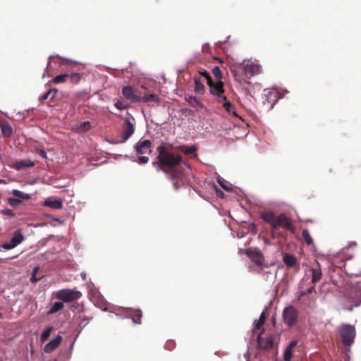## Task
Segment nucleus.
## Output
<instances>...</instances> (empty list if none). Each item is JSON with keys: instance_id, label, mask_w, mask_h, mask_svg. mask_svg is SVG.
<instances>
[{"instance_id": "39", "label": "nucleus", "mask_w": 361, "mask_h": 361, "mask_svg": "<svg viewBox=\"0 0 361 361\" xmlns=\"http://www.w3.org/2000/svg\"><path fill=\"white\" fill-rule=\"evenodd\" d=\"M114 105L116 108L118 109V110H123L128 108V106L125 105L123 102L120 100H118Z\"/></svg>"}, {"instance_id": "49", "label": "nucleus", "mask_w": 361, "mask_h": 361, "mask_svg": "<svg viewBox=\"0 0 361 361\" xmlns=\"http://www.w3.org/2000/svg\"><path fill=\"white\" fill-rule=\"evenodd\" d=\"M81 278H82L83 280H85V278H86V274H85V273H84V272H82V273L81 274Z\"/></svg>"}, {"instance_id": "6", "label": "nucleus", "mask_w": 361, "mask_h": 361, "mask_svg": "<svg viewBox=\"0 0 361 361\" xmlns=\"http://www.w3.org/2000/svg\"><path fill=\"white\" fill-rule=\"evenodd\" d=\"M339 334L342 343L345 346H350L353 343L356 336L355 326L344 324L340 326Z\"/></svg>"}, {"instance_id": "27", "label": "nucleus", "mask_w": 361, "mask_h": 361, "mask_svg": "<svg viewBox=\"0 0 361 361\" xmlns=\"http://www.w3.org/2000/svg\"><path fill=\"white\" fill-rule=\"evenodd\" d=\"M63 302H56L50 308L49 313L54 314L61 310L63 307Z\"/></svg>"}, {"instance_id": "20", "label": "nucleus", "mask_w": 361, "mask_h": 361, "mask_svg": "<svg viewBox=\"0 0 361 361\" xmlns=\"http://www.w3.org/2000/svg\"><path fill=\"white\" fill-rule=\"evenodd\" d=\"M0 128L2 134L5 137H10L13 134V128L6 121H2L0 123Z\"/></svg>"}, {"instance_id": "4", "label": "nucleus", "mask_w": 361, "mask_h": 361, "mask_svg": "<svg viewBox=\"0 0 361 361\" xmlns=\"http://www.w3.org/2000/svg\"><path fill=\"white\" fill-rule=\"evenodd\" d=\"M122 94L125 98L132 102H159L160 98L157 94H149L142 95L137 90L130 85L125 86L122 88Z\"/></svg>"}, {"instance_id": "26", "label": "nucleus", "mask_w": 361, "mask_h": 361, "mask_svg": "<svg viewBox=\"0 0 361 361\" xmlns=\"http://www.w3.org/2000/svg\"><path fill=\"white\" fill-rule=\"evenodd\" d=\"M302 237L304 241L308 245H310L312 243V242H313L312 238L307 229H303L302 231Z\"/></svg>"}, {"instance_id": "25", "label": "nucleus", "mask_w": 361, "mask_h": 361, "mask_svg": "<svg viewBox=\"0 0 361 361\" xmlns=\"http://www.w3.org/2000/svg\"><path fill=\"white\" fill-rule=\"evenodd\" d=\"M195 91L197 93H202L204 90V86L201 82L200 78H195Z\"/></svg>"}, {"instance_id": "46", "label": "nucleus", "mask_w": 361, "mask_h": 361, "mask_svg": "<svg viewBox=\"0 0 361 361\" xmlns=\"http://www.w3.org/2000/svg\"><path fill=\"white\" fill-rule=\"evenodd\" d=\"M216 196L219 197H224V192L222 191H221L220 190H216Z\"/></svg>"}, {"instance_id": "28", "label": "nucleus", "mask_w": 361, "mask_h": 361, "mask_svg": "<svg viewBox=\"0 0 361 361\" xmlns=\"http://www.w3.org/2000/svg\"><path fill=\"white\" fill-rule=\"evenodd\" d=\"M186 100L192 107L199 108L202 106L200 102L195 97L190 96Z\"/></svg>"}, {"instance_id": "24", "label": "nucleus", "mask_w": 361, "mask_h": 361, "mask_svg": "<svg viewBox=\"0 0 361 361\" xmlns=\"http://www.w3.org/2000/svg\"><path fill=\"white\" fill-rule=\"evenodd\" d=\"M132 319L134 324H141V319L142 317V311L140 310H135L132 312Z\"/></svg>"}, {"instance_id": "54", "label": "nucleus", "mask_w": 361, "mask_h": 361, "mask_svg": "<svg viewBox=\"0 0 361 361\" xmlns=\"http://www.w3.org/2000/svg\"><path fill=\"white\" fill-rule=\"evenodd\" d=\"M54 361H57V360H54Z\"/></svg>"}, {"instance_id": "19", "label": "nucleus", "mask_w": 361, "mask_h": 361, "mask_svg": "<svg viewBox=\"0 0 361 361\" xmlns=\"http://www.w3.org/2000/svg\"><path fill=\"white\" fill-rule=\"evenodd\" d=\"M44 205L54 209H59L63 207L62 201L53 198H48L44 202Z\"/></svg>"}, {"instance_id": "18", "label": "nucleus", "mask_w": 361, "mask_h": 361, "mask_svg": "<svg viewBox=\"0 0 361 361\" xmlns=\"http://www.w3.org/2000/svg\"><path fill=\"white\" fill-rule=\"evenodd\" d=\"M298 341L295 340H293L290 342L288 345L286 347L284 355H283V360L284 361H290L293 357V348L297 345Z\"/></svg>"}, {"instance_id": "32", "label": "nucleus", "mask_w": 361, "mask_h": 361, "mask_svg": "<svg viewBox=\"0 0 361 361\" xmlns=\"http://www.w3.org/2000/svg\"><path fill=\"white\" fill-rule=\"evenodd\" d=\"M266 320V317L264 312H262L259 319L256 322L255 324V329H259L263 324H264Z\"/></svg>"}, {"instance_id": "8", "label": "nucleus", "mask_w": 361, "mask_h": 361, "mask_svg": "<svg viewBox=\"0 0 361 361\" xmlns=\"http://www.w3.org/2000/svg\"><path fill=\"white\" fill-rule=\"evenodd\" d=\"M81 295L82 293L80 291L72 289H62L56 293V298L65 302L78 300Z\"/></svg>"}, {"instance_id": "45", "label": "nucleus", "mask_w": 361, "mask_h": 361, "mask_svg": "<svg viewBox=\"0 0 361 361\" xmlns=\"http://www.w3.org/2000/svg\"><path fill=\"white\" fill-rule=\"evenodd\" d=\"M219 183L220 184V185L226 190L227 191H229L231 190V188L230 187H228L226 185V184H224L223 183H221V181H219Z\"/></svg>"}, {"instance_id": "40", "label": "nucleus", "mask_w": 361, "mask_h": 361, "mask_svg": "<svg viewBox=\"0 0 361 361\" xmlns=\"http://www.w3.org/2000/svg\"><path fill=\"white\" fill-rule=\"evenodd\" d=\"M314 290V287L312 286L308 288L307 290H300V295H299V298H300V297H302L303 295L311 293Z\"/></svg>"}, {"instance_id": "2", "label": "nucleus", "mask_w": 361, "mask_h": 361, "mask_svg": "<svg viewBox=\"0 0 361 361\" xmlns=\"http://www.w3.org/2000/svg\"><path fill=\"white\" fill-rule=\"evenodd\" d=\"M260 217L266 223L269 224L273 230H276L281 227L291 233L295 232L292 220L285 214H280L276 216L272 212H262Z\"/></svg>"}, {"instance_id": "43", "label": "nucleus", "mask_w": 361, "mask_h": 361, "mask_svg": "<svg viewBox=\"0 0 361 361\" xmlns=\"http://www.w3.org/2000/svg\"><path fill=\"white\" fill-rule=\"evenodd\" d=\"M149 161V158L145 156L139 157H138V163L139 164H146Z\"/></svg>"}, {"instance_id": "41", "label": "nucleus", "mask_w": 361, "mask_h": 361, "mask_svg": "<svg viewBox=\"0 0 361 361\" xmlns=\"http://www.w3.org/2000/svg\"><path fill=\"white\" fill-rule=\"evenodd\" d=\"M21 202L20 200L16 198H10L8 199V203L12 207H16Z\"/></svg>"}, {"instance_id": "29", "label": "nucleus", "mask_w": 361, "mask_h": 361, "mask_svg": "<svg viewBox=\"0 0 361 361\" xmlns=\"http://www.w3.org/2000/svg\"><path fill=\"white\" fill-rule=\"evenodd\" d=\"M67 78H68V73L61 74L56 76L52 80V82L55 84L63 83L67 81Z\"/></svg>"}, {"instance_id": "52", "label": "nucleus", "mask_w": 361, "mask_h": 361, "mask_svg": "<svg viewBox=\"0 0 361 361\" xmlns=\"http://www.w3.org/2000/svg\"><path fill=\"white\" fill-rule=\"evenodd\" d=\"M84 321L85 322L84 325H86L88 323V319L86 317L84 318Z\"/></svg>"}, {"instance_id": "12", "label": "nucleus", "mask_w": 361, "mask_h": 361, "mask_svg": "<svg viewBox=\"0 0 361 361\" xmlns=\"http://www.w3.org/2000/svg\"><path fill=\"white\" fill-rule=\"evenodd\" d=\"M231 71L233 74L235 80L238 82H241L242 80H245L246 78H245V68H244V63H235L231 66Z\"/></svg>"}, {"instance_id": "17", "label": "nucleus", "mask_w": 361, "mask_h": 361, "mask_svg": "<svg viewBox=\"0 0 361 361\" xmlns=\"http://www.w3.org/2000/svg\"><path fill=\"white\" fill-rule=\"evenodd\" d=\"M61 341H62V337L61 336H57L56 338H54L53 340L49 341L44 346V351L46 353H51L59 345Z\"/></svg>"}, {"instance_id": "42", "label": "nucleus", "mask_w": 361, "mask_h": 361, "mask_svg": "<svg viewBox=\"0 0 361 361\" xmlns=\"http://www.w3.org/2000/svg\"><path fill=\"white\" fill-rule=\"evenodd\" d=\"M36 151L41 157L47 159V152H45V150L38 148L36 149Z\"/></svg>"}, {"instance_id": "44", "label": "nucleus", "mask_w": 361, "mask_h": 361, "mask_svg": "<svg viewBox=\"0 0 361 361\" xmlns=\"http://www.w3.org/2000/svg\"><path fill=\"white\" fill-rule=\"evenodd\" d=\"M3 214L7 216H14L15 214L13 210L10 209H6L3 211Z\"/></svg>"}, {"instance_id": "48", "label": "nucleus", "mask_w": 361, "mask_h": 361, "mask_svg": "<svg viewBox=\"0 0 361 361\" xmlns=\"http://www.w3.org/2000/svg\"><path fill=\"white\" fill-rule=\"evenodd\" d=\"M357 245V243L355 242H352L350 243L349 247H355Z\"/></svg>"}, {"instance_id": "1", "label": "nucleus", "mask_w": 361, "mask_h": 361, "mask_svg": "<svg viewBox=\"0 0 361 361\" xmlns=\"http://www.w3.org/2000/svg\"><path fill=\"white\" fill-rule=\"evenodd\" d=\"M157 161L152 164L157 171H162L170 178L175 180L183 175L181 164H184L181 154L172 144L161 142L157 147Z\"/></svg>"}, {"instance_id": "51", "label": "nucleus", "mask_w": 361, "mask_h": 361, "mask_svg": "<svg viewBox=\"0 0 361 361\" xmlns=\"http://www.w3.org/2000/svg\"><path fill=\"white\" fill-rule=\"evenodd\" d=\"M32 271H39V267H35L33 268V270H32Z\"/></svg>"}, {"instance_id": "53", "label": "nucleus", "mask_w": 361, "mask_h": 361, "mask_svg": "<svg viewBox=\"0 0 361 361\" xmlns=\"http://www.w3.org/2000/svg\"><path fill=\"white\" fill-rule=\"evenodd\" d=\"M1 317V313L0 312V317Z\"/></svg>"}, {"instance_id": "15", "label": "nucleus", "mask_w": 361, "mask_h": 361, "mask_svg": "<svg viewBox=\"0 0 361 361\" xmlns=\"http://www.w3.org/2000/svg\"><path fill=\"white\" fill-rule=\"evenodd\" d=\"M258 347L264 350H269L273 346V340L271 336L262 338L260 335L257 337Z\"/></svg>"}, {"instance_id": "23", "label": "nucleus", "mask_w": 361, "mask_h": 361, "mask_svg": "<svg viewBox=\"0 0 361 361\" xmlns=\"http://www.w3.org/2000/svg\"><path fill=\"white\" fill-rule=\"evenodd\" d=\"M283 262L289 267H293L296 264V258L290 254L286 253L283 255Z\"/></svg>"}, {"instance_id": "34", "label": "nucleus", "mask_w": 361, "mask_h": 361, "mask_svg": "<svg viewBox=\"0 0 361 361\" xmlns=\"http://www.w3.org/2000/svg\"><path fill=\"white\" fill-rule=\"evenodd\" d=\"M52 330L53 328L51 326H49L43 331L40 338L42 342H44L48 339Z\"/></svg>"}, {"instance_id": "22", "label": "nucleus", "mask_w": 361, "mask_h": 361, "mask_svg": "<svg viewBox=\"0 0 361 361\" xmlns=\"http://www.w3.org/2000/svg\"><path fill=\"white\" fill-rule=\"evenodd\" d=\"M322 272H312L311 276H307L302 279V283L301 286L303 285L305 282L308 281L309 279H311L312 283H315L317 281H319L322 279Z\"/></svg>"}, {"instance_id": "9", "label": "nucleus", "mask_w": 361, "mask_h": 361, "mask_svg": "<svg viewBox=\"0 0 361 361\" xmlns=\"http://www.w3.org/2000/svg\"><path fill=\"white\" fill-rule=\"evenodd\" d=\"M245 253L249 259L258 267H262L264 264V256L262 253L256 248H248Z\"/></svg>"}, {"instance_id": "33", "label": "nucleus", "mask_w": 361, "mask_h": 361, "mask_svg": "<svg viewBox=\"0 0 361 361\" xmlns=\"http://www.w3.org/2000/svg\"><path fill=\"white\" fill-rule=\"evenodd\" d=\"M212 74L218 81H221L222 73L220 68L218 66H214L212 70Z\"/></svg>"}, {"instance_id": "37", "label": "nucleus", "mask_w": 361, "mask_h": 361, "mask_svg": "<svg viewBox=\"0 0 361 361\" xmlns=\"http://www.w3.org/2000/svg\"><path fill=\"white\" fill-rule=\"evenodd\" d=\"M13 195L19 198L27 199L29 195L20 190H13L12 192Z\"/></svg>"}, {"instance_id": "11", "label": "nucleus", "mask_w": 361, "mask_h": 361, "mask_svg": "<svg viewBox=\"0 0 361 361\" xmlns=\"http://www.w3.org/2000/svg\"><path fill=\"white\" fill-rule=\"evenodd\" d=\"M23 240L24 236L23 235L21 231L20 230H17L14 232L13 236L11 240L8 243H4L2 247L5 250H11L21 243Z\"/></svg>"}, {"instance_id": "3", "label": "nucleus", "mask_w": 361, "mask_h": 361, "mask_svg": "<svg viewBox=\"0 0 361 361\" xmlns=\"http://www.w3.org/2000/svg\"><path fill=\"white\" fill-rule=\"evenodd\" d=\"M209 87V92L212 95L215 97L216 100L222 104L223 108L230 114H233L237 116L234 110V106L227 100L224 94L225 90L224 89V82L222 81H217L214 82L213 80L212 83L207 84Z\"/></svg>"}, {"instance_id": "36", "label": "nucleus", "mask_w": 361, "mask_h": 361, "mask_svg": "<svg viewBox=\"0 0 361 361\" xmlns=\"http://www.w3.org/2000/svg\"><path fill=\"white\" fill-rule=\"evenodd\" d=\"M40 272H32L30 278V281L32 283H36L39 281L44 276L39 274Z\"/></svg>"}, {"instance_id": "16", "label": "nucleus", "mask_w": 361, "mask_h": 361, "mask_svg": "<svg viewBox=\"0 0 361 361\" xmlns=\"http://www.w3.org/2000/svg\"><path fill=\"white\" fill-rule=\"evenodd\" d=\"M35 166V163L30 159H22L13 164L12 167L16 170H21L25 168H31Z\"/></svg>"}, {"instance_id": "50", "label": "nucleus", "mask_w": 361, "mask_h": 361, "mask_svg": "<svg viewBox=\"0 0 361 361\" xmlns=\"http://www.w3.org/2000/svg\"><path fill=\"white\" fill-rule=\"evenodd\" d=\"M173 185H174V187H175V188H176V190H178V188H179V187H178V183H176H176H173Z\"/></svg>"}, {"instance_id": "35", "label": "nucleus", "mask_w": 361, "mask_h": 361, "mask_svg": "<svg viewBox=\"0 0 361 361\" xmlns=\"http://www.w3.org/2000/svg\"><path fill=\"white\" fill-rule=\"evenodd\" d=\"M53 92L54 94H57L58 90L56 88L50 89L48 92H47L40 97V101L43 102L44 101L47 100L48 98H49L50 94Z\"/></svg>"}, {"instance_id": "47", "label": "nucleus", "mask_w": 361, "mask_h": 361, "mask_svg": "<svg viewBox=\"0 0 361 361\" xmlns=\"http://www.w3.org/2000/svg\"><path fill=\"white\" fill-rule=\"evenodd\" d=\"M56 96V94H54V92H53V93L50 94L49 98L52 101V100H54V99L55 98Z\"/></svg>"}, {"instance_id": "21", "label": "nucleus", "mask_w": 361, "mask_h": 361, "mask_svg": "<svg viewBox=\"0 0 361 361\" xmlns=\"http://www.w3.org/2000/svg\"><path fill=\"white\" fill-rule=\"evenodd\" d=\"M175 147L177 148V151H178L180 153L183 152L185 154H192L195 153L197 150L196 147L192 145V146H187V145H180V146H175Z\"/></svg>"}, {"instance_id": "30", "label": "nucleus", "mask_w": 361, "mask_h": 361, "mask_svg": "<svg viewBox=\"0 0 361 361\" xmlns=\"http://www.w3.org/2000/svg\"><path fill=\"white\" fill-rule=\"evenodd\" d=\"M68 75L67 81H70L72 83H77L80 80V75L78 73H68Z\"/></svg>"}, {"instance_id": "10", "label": "nucleus", "mask_w": 361, "mask_h": 361, "mask_svg": "<svg viewBox=\"0 0 361 361\" xmlns=\"http://www.w3.org/2000/svg\"><path fill=\"white\" fill-rule=\"evenodd\" d=\"M135 132V125L129 119H126L122 125L121 142H126Z\"/></svg>"}, {"instance_id": "7", "label": "nucleus", "mask_w": 361, "mask_h": 361, "mask_svg": "<svg viewBox=\"0 0 361 361\" xmlns=\"http://www.w3.org/2000/svg\"><path fill=\"white\" fill-rule=\"evenodd\" d=\"M282 317L283 322L287 326H293L298 322V311L294 306L289 305L284 308Z\"/></svg>"}, {"instance_id": "5", "label": "nucleus", "mask_w": 361, "mask_h": 361, "mask_svg": "<svg viewBox=\"0 0 361 361\" xmlns=\"http://www.w3.org/2000/svg\"><path fill=\"white\" fill-rule=\"evenodd\" d=\"M344 298L350 303L345 307L349 311H351L354 307L360 305L361 303V284L358 283L352 286L344 295Z\"/></svg>"}, {"instance_id": "13", "label": "nucleus", "mask_w": 361, "mask_h": 361, "mask_svg": "<svg viewBox=\"0 0 361 361\" xmlns=\"http://www.w3.org/2000/svg\"><path fill=\"white\" fill-rule=\"evenodd\" d=\"M245 78L248 79L259 72V66L252 62L244 61Z\"/></svg>"}, {"instance_id": "14", "label": "nucleus", "mask_w": 361, "mask_h": 361, "mask_svg": "<svg viewBox=\"0 0 361 361\" xmlns=\"http://www.w3.org/2000/svg\"><path fill=\"white\" fill-rule=\"evenodd\" d=\"M151 145L152 142L149 140H140L135 146V151L139 154H146L150 152Z\"/></svg>"}, {"instance_id": "31", "label": "nucleus", "mask_w": 361, "mask_h": 361, "mask_svg": "<svg viewBox=\"0 0 361 361\" xmlns=\"http://www.w3.org/2000/svg\"><path fill=\"white\" fill-rule=\"evenodd\" d=\"M91 128V123L90 121H84L80 123L78 126V129L80 131L87 132Z\"/></svg>"}, {"instance_id": "38", "label": "nucleus", "mask_w": 361, "mask_h": 361, "mask_svg": "<svg viewBox=\"0 0 361 361\" xmlns=\"http://www.w3.org/2000/svg\"><path fill=\"white\" fill-rule=\"evenodd\" d=\"M199 73H200L202 76H203V77H204V78H206V80H207V84H208V83H212V77L210 76L209 73L207 71H205V70L200 71H199Z\"/></svg>"}]
</instances>
